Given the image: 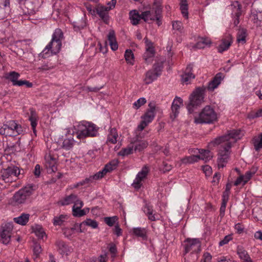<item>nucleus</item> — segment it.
Listing matches in <instances>:
<instances>
[{
    "instance_id": "obj_47",
    "label": "nucleus",
    "mask_w": 262,
    "mask_h": 262,
    "mask_svg": "<svg viewBox=\"0 0 262 262\" xmlns=\"http://www.w3.org/2000/svg\"><path fill=\"white\" fill-rule=\"evenodd\" d=\"M67 217V215H60L59 216L54 218L53 224L54 225H60L62 224L64 220Z\"/></svg>"
},
{
    "instance_id": "obj_43",
    "label": "nucleus",
    "mask_w": 262,
    "mask_h": 262,
    "mask_svg": "<svg viewBox=\"0 0 262 262\" xmlns=\"http://www.w3.org/2000/svg\"><path fill=\"white\" fill-rule=\"evenodd\" d=\"M141 18L143 19L145 22L148 21L149 20H155V15L152 16L150 11H146L142 13Z\"/></svg>"
},
{
    "instance_id": "obj_57",
    "label": "nucleus",
    "mask_w": 262,
    "mask_h": 262,
    "mask_svg": "<svg viewBox=\"0 0 262 262\" xmlns=\"http://www.w3.org/2000/svg\"><path fill=\"white\" fill-rule=\"evenodd\" d=\"M23 85H25L27 88H31L33 86V84L31 82H30L27 80H19V83H18V86H20Z\"/></svg>"
},
{
    "instance_id": "obj_24",
    "label": "nucleus",
    "mask_w": 262,
    "mask_h": 262,
    "mask_svg": "<svg viewBox=\"0 0 262 262\" xmlns=\"http://www.w3.org/2000/svg\"><path fill=\"white\" fill-rule=\"evenodd\" d=\"M237 252L241 259H243L245 262H253L248 254V252L242 247H238Z\"/></svg>"
},
{
    "instance_id": "obj_5",
    "label": "nucleus",
    "mask_w": 262,
    "mask_h": 262,
    "mask_svg": "<svg viewBox=\"0 0 262 262\" xmlns=\"http://www.w3.org/2000/svg\"><path fill=\"white\" fill-rule=\"evenodd\" d=\"M217 116L214 110L209 105L206 106L200 113L198 118H195L196 123H211L216 120Z\"/></svg>"
},
{
    "instance_id": "obj_13",
    "label": "nucleus",
    "mask_w": 262,
    "mask_h": 262,
    "mask_svg": "<svg viewBox=\"0 0 262 262\" xmlns=\"http://www.w3.org/2000/svg\"><path fill=\"white\" fill-rule=\"evenodd\" d=\"M45 159V166L49 172H55L57 170L56 166V159L51 155H46Z\"/></svg>"
},
{
    "instance_id": "obj_42",
    "label": "nucleus",
    "mask_w": 262,
    "mask_h": 262,
    "mask_svg": "<svg viewBox=\"0 0 262 262\" xmlns=\"http://www.w3.org/2000/svg\"><path fill=\"white\" fill-rule=\"evenodd\" d=\"M133 150L134 148L133 145H132L130 146H127L126 148L121 149L118 152V155L122 157L126 156L132 154Z\"/></svg>"
},
{
    "instance_id": "obj_38",
    "label": "nucleus",
    "mask_w": 262,
    "mask_h": 262,
    "mask_svg": "<svg viewBox=\"0 0 262 262\" xmlns=\"http://www.w3.org/2000/svg\"><path fill=\"white\" fill-rule=\"evenodd\" d=\"M155 51L151 52L146 51L143 54V57L144 59L145 62L147 64L151 63L153 61V57L155 55Z\"/></svg>"
},
{
    "instance_id": "obj_56",
    "label": "nucleus",
    "mask_w": 262,
    "mask_h": 262,
    "mask_svg": "<svg viewBox=\"0 0 262 262\" xmlns=\"http://www.w3.org/2000/svg\"><path fill=\"white\" fill-rule=\"evenodd\" d=\"M163 168H161L160 170L162 171L163 173L169 171L172 168L171 165L167 164L165 162H163Z\"/></svg>"
},
{
    "instance_id": "obj_20",
    "label": "nucleus",
    "mask_w": 262,
    "mask_h": 262,
    "mask_svg": "<svg viewBox=\"0 0 262 262\" xmlns=\"http://www.w3.org/2000/svg\"><path fill=\"white\" fill-rule=\"evenodd\" d=\"M107 39L111 49L113 51H116L118 49V44L116 41L115 33L114 30H111L107 35Z\"/></svg>"
},
{
    "instance_id": "obj_60",
    "label": "nucleus",
    "mask_w": 262,
    "mask_h": 262,
    "mask_svg": "<svg viewBox=\"0 0 262 262\" xmlns=\"http://www.w3.org/2000/svg\"><path fill=\"white\" fill-rule=\"evenodd\" d=\"M182 24L181 22L177 21H175V22L173 23L172 27H173V29H175V30L180 31L182 30Z\"/></svg>"
},
{
    "instance_id": "obj_21",
    "label": "nucleus",
    "mask_w": 262,
    "mask_h": 262,
    "mask_svg": "<svg viewBox=\"0 0 262 262\" xmlns=\"http://www.w3.org/2000/svg\"><path fill=\"white\" fill-rule=\"evenodd\" d=\"M30 115L29 118V120L31 122V125L32 127L33 133L34 134L36 133V126L37 125V115L35 111L33 108L30 109Z\"/></svg>"
},
{
    "instance_id": "obj_50",
    "label": "nucleus",
    "mask_w": 262,
    "mask_h": 262,
    "mask_svg": "<svg viewBox=\"0 0 262 262\" xmlns=\"http://www.w3.org/2000/svg\"><path fill=\"white\" fill-rule=\"evenodd\" d=\"M146 102L145 98H140L137 101L135 102L133 104L134 107L136 109H138L142 105L144 104Z\"/></svg>"
},
{
    "instance_id": "obj_48",
    "label": "nucleus",
    "mask_w": 262,
    "mask_h": 262,
    "mask_svg": "<svg viewBox=\"0 0 262 262\" xmlns=\"http://www.w3.org/2000/svg\"><path fill=\"white\" fill-rule=\"evenodd\" d=\"M105 223L109 226H113L114 224L115 223L116 221L117 220V217L116 216H114L113 217H106L104 218Z\"/></svg>"
},
{
    "instance_id": "obj_28",
    "label": "nucleus",
    "mask_w": 262,
    "mask_h": 262,
    "mask_svg": "<svg viewBox=\"0 0 262 262\" xmlns=\"http://www.w3.org/2000/svg\"><path fill=\"white\" fill-rule=\"evenodd\" d=\"M199 153L200 154V155H198L199 160L202 159L205 162L210 160L213 157V155L209 150L201 149L199 150Z\"/></svg>"
},
{
    "instance_id": "obj_40",
    "label": "nucleus",
    "mask_w": 262,
    "mask_h": 262,
    "mask_svg": "<svg viewBox=\"0 0 262 262\" xmlns=\"http://www.w3.org/2000/svg\"><path fill=\"white\" fill-rule=\"evenodd\" d=\"M34 232L35 233L36 235L38 237L39 239H43L44 236H46V233L40 226L36 225L34 228Z\"/></svg>"
},
{
    "instance_id": "obj_4",
    "label": "nucleus",
    "mask_w": 262,
    "mask_h": 262,
    "mask_svg": "<svg viewBox=\"0 0 262 262\" xmlns=\"http://www.w3.org/2000/svg\"><path fill=\"white\" fill-rule=\"evenodd\" d=\"M98 127L93 123L79 124L77 126V137L81 139L87 137H95L98 134Z\"/></svg>"
},
{
    "instance_id": "obj_7",
    "label": "nucleus",
    "mask_w": 262,
    "mask_h": 262,
    "mask_svg": "<svg viewBox=\"0 0 262 262\" xmlns=\"http://www.w3.org/2000/svg\"><path fill=\"white\" fill-rule=\"evenodd\" d=\"M33 186L25 187L15 193L11 199L13 205H18L23 204L26 200L32 194Z\"/></svg>"
},
{
    "instance_id": "obj_2",
    "label": "nucleus",
    "mask_w": 262,
    "mask_h": 262,
    "mask_svg": "<svg viewBox=\"0 0 262 262\" xmlns=\"http://www.w3.org/2000/svg\"><path fill=\"white\" fill-rule=\"evenodd\" d=\"M206 88L205 86L196 88L189 97V103L187 108L190 113L193 112V108L200 106L203 102L205 92Z\"/></svg>"
},
{
    "instance_id": "obj_19",
    "label": "nucleus",
    "mask_w": 262,
    "mask_h": 262,
    "mask_svg": "<svg viewBox=\"0 0 262 262\" xmlns=\"http://www.w3.org/2000/svg\"><path fill=\"white\" fill-rule=\"evenodd\" d=\"M193 66L192 64H189L184 74L182 76L183 82H188L190 80L194 79V75L192 73Z\"/></svg>"
},
{
    "instance_id": "obj_33",
    "label": "nucleus",
    "mask_w": 262,
    "mask_h": 262,
    "mask_svg": "<svg viewBox=\"0 0 262 262\" xmlns=\"http://www.w3.org/2000/svg\"><path fill=\"white\" fill-rule=\"evenodd\" d=\"M134 234L138 237H141L143 239L147 238L146 230L145 228L138 227L133 229Z\"/></svg>"
},
{
    "instance_id": "obj_14",
    "label": "nucleus",
    "mask_w": 262,
    "mask_h": 262,
    "mask_svg": "<svg viewBox=\"0 0 262 262\" xmlns=\"http://www.w3.org/2000/svg\"><path fill=\"white\" fill-rule=\"evenodd\" d=\"M111 10V8H105V6H99L96 8L97 14L101 17L103 21L106 24L109 20V16L107 12Z\"/></svg>"
},
{
    "instance_id": "obj_26",
    "label": "nucleus",
    "mask_w": 262,
    "mask_h": 262,
    "mask_svg": "<svg viewBox=\"0 0 262 262\" xmlns=\"http://www.w3.org/2000/svg\"><path fill=\"white\" fill-rule=\"evenodd\" d=\"M29 217V214L23 213L19 216L14 218V221L17 224L24 226L28 222Z\"/></svg>"
},
{
    "instance_id": "obj_3",
    "label": "nucleus",
    "mask_w": 262,
    "mask_h": 262,
    "mask_svg": "<svg viewBox=\"0 0 262 262\" xmlns=\"http://www.w3.org/2000/svg\"><path fill=\"white\" fill-rule=\"evenodd\" d=\"M63 38V34L61 30L56 29L52 35V40L43 50V55L47 54L49 51L54 54L58 53L61 49V39Z\"/></svg>"
},
{
    "instance_id": "obj_10",
    "label": "nucleus",
    "mask_w": 262,
    "mask_h": 262,
    "mask_svg": "<svg viewBox=\"0 0 262 262\" xmlns=\"http://www.w3.org/2000/svg\"><path fill=\"white\" fill-rule=\"evenodd\" d=\"M149 172L148 167L145 165L141 170L137 174L136 179H135L133 183L132 184L133 186L136 189H139L141 185V182L146 178L147 175Z\"/></svg>"
},
{
    "instance_id": "obj_18",
    "label": "nucleus",
    "mask_w": 262,
    "mask_h": 262,
    "mask_svg": "<svg viewBox=\"0 0 262 262\" xmlns=\"http://www.w3.org/2000/svg\"><path fill=\"white\" fill-rule=\"evenodd\" d=\"M144 212L148 216V219L151 221H155L159 219V215L156 213H154L152 207L148 204L145 205Z\"/></svg>"
},
{
    "instance_id": "obj_51",
    "label": "nucleus",
    "mask_w": 262,
    "mask_h": 262,
    "mask_svg": "<svg viewBox=\"0 0 262 262\" xmlns=\"http://www.w3.org/2000/svg\"><path fill=\"white\" fill-rule=\"evenodd\" d=\"M84 225L91 226L93 228H96L98 226V224L96 221L91 219H87L83 222Z\"/></svg>"
},
{
    "instance_id": "obj_35",
    "label": "nucleus",
    "mask_w": 262,
    "mask_h": 262,
    "mask_svg": "<svg viewBox=\"0 0 262 262\" xmlns=\"http://www.w3.org/2000/svg\"><path fill=\"white\" fill-rule=\"evenodd\" d=\"M253 143L254 149L256 151H258L262 148V133L258 137L253 139Z\"/></svg>"
},
{
    "instance_id": "obj_58",
    "label": "nucleus",
    "mask_w": 262,
    "mask_h": 262,
    "mask_svg": "<svg viewBox=\"0 0 262 262\" xmlns=\"http://www.w3.org/2000/svg\"><path fill=\"white\" fill-rule=\"evenodd\" d=\"M236 4L237 5V8H236V6H235V15L237 19H239V17L241 15V6L237 2H236Z\"/></svg>"
},
{
    "instance_id": "obj_12",
    "label": "nucleus",
    "mask_w": 262,
    "mask_h": 262,
    "mask_svg": "<svg viewBox=\"0 0 262 262\" xmlns=\"http://www.w3.org/2000/svg\"><path fill=\"white\" fill-rule=\"evenodd\" d=\"M182 104L183 100L180 97H176L171 107L172 113L170 114V118L172 120H174L178 116L179 113V110Z\"/></svg>"
},
{
    "instance_id": "obj_39",
    "label": "nucleus",
    "mask_w": 262,
    "mask_h": 262,
    "mask_svg": "<svg viewBox=\"0 0 262 262\" xmlns=\"http://www.w3.org/2000/svg\"><path fill=\"white\" fill-rule=\"evenodd\" d=\"M109 165H105L104 168L101 171H99L94 175L92 176L94 180H98L102 178L107 172H109L110 169H108Z\"/></svg>"
},
{
    "instance_id": "obj_53",
    "label": "nucleus",
    "mask_w": 262,
    "mask_h": 262,
    "mask_svg": "<svg viewBox=\"0 0 262 262\" xmlns=\"http://www.w3.org/2000/svg\"><path fill=\"white\" fill-rule=\"evenodd\" d=\"M163 62H158L154 65V70H152L155 73H160L163 69Z\"/></svg>"
},
{
    "instance_id": "obj_32",
    "label": "nucleus",
    "mask_w": 262,
    "mask_h": 262,
    "mask_svg": "<svg viewBox=\"0 0 262 262\" xmlns=\"http://www.w3.org/2000/svg\"><path fill=\"white\" fill-rule=\"evenodd\" d=\"M89 211V208H86L84 209H81V208H79L78 207H76V206H73L72 208V212L73 215L74 216L77 217H81L84 215H85Z\"/></svg>"
},
{
    "instance_id": "obj_34",
    "label": "nucleus",
    "mask_w": 262,
    "mask_h": 262,
    "mask_svg": "<svg viewBox=\"0 0 262 262\" xmlns=\"http://www.w3.org/2000/svg\"><path fill=\"white\" fill-rule=\"evenodd\" d=\"M180 9L184 17L188 18V4L187 0H180Z\"/></svg>"
},
{
    "instance_id": "obj_6",
    "label": "nucleus",
    "mask_w": 262,
    "mask_h": 262,
    "mask_svg": "<svg viewBox=\"0 0 262 262\" xmlns=\"http://www.w3.org/2000/svg\"><path fill=\"white\" fill-rule=\"evenodd\" d=\"M23 132L20 125L11 120L4 124L0 128V134L5 136H16Z\"/></svg>"
},
{
    "instance_id": "obj_16",
    "label": "nucleus",
    "mask_w": 262,
    "mask_h": 262,
    "mask_svg": "<svg viewBox=\"0 0 262 262\" xmlns=\"http://www.w3.org/2000/svg\"><path fill=\"white\" fill-rule=\"evenodd\" d=\"M232 43V37L228 35L226 38H223L221 44L218 46L217 50L219 53H222L228 49Z\"/></svg>"
},
{
    "instance_id": "obj_17",
    "label": "nucleus",
    "mask_w": 262,
    "mask_h": 262,
    "mask_svg": "<svg viewBox=\"0 0 262 262\" xmlns=\"http://www.w3.org/2000/svg\"><path fill=\"white\" fill-rule=\"evenodd\" d=\"M148 145V142L144 140H136L132 142L134 150L136 152L142 151L147 147Z\"/></svg>"
},
{
    "instance_id": "obj_49",
    "label": "nucleus",
    "mask_w": 262,
    "mask_h": 262,
    "mask_svg": "<svg viewBox=\"0 0 262 262\" xmlns=\"http://www.w3.org/2000/svg\"><path fill=\"white\" fill-rule=\"evenodd\" d=\"M144 40L146 45V51H155L154 47L152 42L150 41L147 37H145Z\"/></svg>"
},
{
    "instance_id": "obj_55",
    "label": "nucleus",
    "mask_w": 262,
    "mask_h": 262,
    "mask_svg": "<svg viewBox=\"0 0 262 262\" xmlns=\"http://www.w3.org/2000/svg\"><path fill=\"white\" fill-rule=\"evenodd\" d=\"M118 161L117 160H113V161L110 162L108 164H106V165L110 166L108 167V169H110L109 170V172H110L112 170H113V169H115L116 166L118 165Z\"/></svg>"
},
{
    "instance_id": "obj_15",
    "label": "nucleus",
    "mask_w": 262,
    "mask_h": 262,
    "mask_svg": "<svg viewBox=\"0 0 262 262\" xmlns=\"http://www.w3.org/2000/svg\"><path fill=\"white\" fill-rule=\"evenodd\" d=\"M222 75L221 73H217L215 77L210 81L206 88L209 91H213L221 83L222 80Z\"/></svg>"
},
{
    "instance_id": "obj_1",
    "label": "nucleus",
    "mask_w": 262,
    "mask_h": 262,
    "mask_svg": "<svg viewBox=\"0 0 262 262\" xmlns=\"http://www.w3.org/2000/svg\"><path fill=\"white\" fill-rule=\"evenodd\" d=\"M242 135L240 130L230 131L228 134L216 138L209 143V146L220 145L217 164L219 168H223L227 163L230 154L232 144L239 139Z\"/></svg>"
},
{
    "instance_id": "obj_61",
    "label": "nucleus",
    "mask_w": 262,
    "mask_h": 262,
    "mask_svg": "<svg viewBox=\"0 0 262 262\" xmlns=\"http://www.w3.org/2000/svg\"><path fill=\"white\" fill-rule=\"evenodd\" d=\"M155 17H161L162 12L161 6H155L154 8Z\"/></svg>"
},
{
    "instance_id": "obj_11",
    "label": "nucleus",
    "mask_w": 262,
    "mask_h": 262,
    "mask_svg": "<svg viewBox=\"0 0 262 262\" xmlns=\"http://www.w3.org/2000/svg\"><path fill=\"white\" fill-rule=\"evenodd\" d=\"M19 174L20 170L18 167L16 166L8 167L3 170L2 177L3 180L8 182L9 181L8 179L10 177L13 176L17 177Z\"/></svg>"
},
{
    "instance_id": "obj_54",
    "label": "nucleus",
    "mask_w": 262,
    "mask_h": 262,
    "mask_svg": "<svg viewBox=\"0 0 262 262\" xmlns=\"http://www.w3.org/2000/svg\"><path fill=\"white\" fill-rule=\"evenodd\" d=\"M232 239V237L231 234H229L226 235L224 237L223 239L219 243V246H222L225 244H227L229 243V241Z\"/></svg>"
},
{
    "instance_id": "obj_59",
    "label": "nucleus",
    "mask_w": 262,
    "mask_h": 262,
    "mask_svg": "<svg viewBox=\"0 0 262 262\" xmlns=\"http://www.w3.org/2000/svg\"><path fill=\"white\" fill-rule=\"evenodd\" d=\"M202 169L206 176H209L211 173V167L209 165L202 166Z\"/></svg>"
},
{
    "instance_id": "obj_23",
    "label": "nucleus",
    "mask_w": 262,
    "mask_h": 262,
    "mask_svg": "<svg viewBox=\"0 0 262 262\" xmlns=\"http://www.w3.org/2000/svg\"><path fill=\"white\" fill-rule=\"evenodd\" d=\"M160 75V73H155L152 70H149L145 75L144 81L146 84L151 83Z\"/></svg>"
},
{
    "instance_id": "obj_46",
    "label": "nucleus",
    "mask_w": 262,
    "mask_h": 262,
    "mask_svg": "<svg viewBox=\"0 0 262 262\" xmlns=\"http://www.w3.org/2000/svg\"><path fill=\"white\" fill-rule=\"evenodd\" d=\"M41 251L42 249L40 244L36 242H34L33 245V253L34 255H35L36 258L39 257V254L41 253Z\"/></svg>"
},
{
    "instance_id": "obj_9",
    "label": "nucleus",
    "mask_w": 262,
    "mask_h": 262,
    "mask_svg": "<svg viewBox=\"0 0 262 262\" xmlns=\"http://www.w3.org/2000/svg\"><path fill=\"white\" fill-rule=\"evenodd\" d=\"M13 228V224L11 223H6L1 227L0 242L6 245L10 242Z\"/></svg>"
},
{
    "instance_id": "obj_22",
    "label": "nucleus",
    "mask_w": 262,
    "mask_h": 262,
    "mask_svg": "<svg viewBox=\"0 0 262 262\" xmlns=\"http://www.w3.org/2000/svg\"><path fill=\"white\" fill-rule=\"evenodd\" d=\"M251 17H252L254 24L257 26H262V11L252 12Z\"/></svg>"
},
{
    "instance_id": "obj_44",
    "label": "nucleus",
    "mask_w": 262,
    "mask_h": 262,
    "mask_svg": "<svg viewBox=\"0 0 262 262\" xmlns=\"http://www.w3.org/2000/svg\"><path fill=\"white\" fill-rule=\"evenodd\" d=\"M124 57L126 61L132 64H133L134 61V54L132 50H126L124 54Z\"/></svg>"
},
{
    "instance_id": "obj_29",
    "label": "nucleus",
    "mask_w": 262,
    "mask_h": 262,
    "mask_svg": "<svg viewBox=\"0 0 262 262\" xmlns=\"http://www.w3.org/2000/svg\"><path fill=\"white\" fill-rule=\"evenodd\" d=\"M55 245L60 251L61 254L66 253L68 254L67 252L69 251L68 246L66 245L65 242L62 240L58 239L55 243Z\"/></svg>"
},
{
    "instance_id": "obj_64",
    "label": "nucleus",
    "mask_w": 262,
    "mask_h": 262,
    "mask_svg": "<svg viewBox=\"0 0 262 262\" xmlns=\"http://www.w3.org/2000/svg\"><path fill=\"white\" fill-rule=\"evenodd\" d=\"M40 166L39 164L36 165L34 171V174L36 177H39L40 174Z\"/></svg>"
},
{
    "instance_id": "obj_37",
    "label": "nucleus",
    "mask_w": 262,
    "mask_h": 262,
    "mask_svg": "<svg viewBox=\"0 0 262 262\" xmlns=\"http://www.w3.org/2000/svg\"><path fill=\"white\" fill-rule=\"evenodd\" d=\"M247 36V31L245 29H239L237 34V41L242 42L243 43L246 42V37Z\"/></svg>"
},
{
    "instance_id": "obj_62",
    "label": "nucleus",
    "mask_w": 262,
    "mask_h": 262,
    "mask_svg": "<svg viewBox=\"0 0 262 262\" xmlns=\"http://www.w3.org/2000/svg\"><path fill=\"white\" fill-rule=\"evenodd\" d=\"M227 202L228 201H225V200H222V205H221V206L220 208V213H221V215H222L223 216L224 215V213H225L226 206Z\"/></svg>"
},
{
    "instance_id": "obj_25",
    "label": "nucleus",
    "mask_w": 262,
    "mask_h": 262,
    "mask_svg": "<svg viewBox=\"0 0 262 262\" xmlns=\"http://www.w3.org/2000/svg\"><path fill=\"white\" fill-rule=\"evenodd\" d=\"M131 23L133 25H137L139 24L142 17V14L140 15L137 10H132L129 13Z\"/></svg>"
},
{
    "instance_id": "obj_41",
    "label": "nucleus",
    "mask_w": 262,
    "mask_h": 262,
    "mask_svg": "<svg viewBox=\"0 0 262 262\" xmlns=\"http://www.w3.org/2000/svg\"><path fill=\"white\" fill-rule=\"evenodd\" d=\"M154 111L153 110H148L142 118L147 121V123H150L154 119Z\"/></svg>"
},
{
    "instance_id": "obj_27",
    "label": "nucleus",
    "mask_w": 262,
    "mask_h": 262,
    "mask_svg": "<svg viewBox=\"0 0 262 262\" xmlns=\"http://www.w3.org/2000/svg\"><path fill=\"white\" fill-rule=\"evenodd\" d=\"M77 200V195L74 194H71L64 198L63 200L59 202V203L62 205H68L74 203Z\"/></svg>"
},
{
    "instance_id": "obj_8",
    "label": "nucleus",
    "mask_w": 262,
    "mask_h": 262,
    "mask_svg": "<svg viewBox=\"0 0 262 262\" xmlns=\"http://www.w3.org/2000/svg\"><path fill=\"white\" fill-rule=\"evenodd\" d=\"M187 244L185 247V253L192 250L193 252L191 253V255H194L195 259H197L198 255L196 253L201 251V243L197 238L193 239H187L185 241Z\"/></svg>"
},
{
    "instance_id": "obj_36",
    "label": "nucleus",
    "mask_w": 262,
    "mask_h": 262,
    "mask_svg": "<svg viewBox=\"0 0 262 262\" xmlns=\"http://www.w3.org/2000/svg\"><path fill=\"white\" fill-rule=\"evenodd\" d=\"M199 160V156L192 155L183 158L181 159V162L185 164H191L193 162H197Z\"/></svg>"
},
{
    "instance_id": "obj_63",
    "label": "nucleus",
    "mask_w": 262,
    "mask_h": 262,
    "mask_svg": "<svg viewBox=\"0 0 262 262\" xmlns=\"http://www.w3.org/2000/svg\"><path fill=\"white\" fill-rule=\"evenodd\" d=\"M149 123H147V121L143 120L140 124L138 126V130L142 131L143 130L144 128L148 125Z\"/></svg>"
},
{
    "instance_id": "obj_45",
    "label": "nucleus",
    "mask_w": 262,
    "mask_h": 262,
    "mask_svg": "<svg viewBox=\"0 0 262 262\" xmlns=\"http://www.w3.org/2000/svg\"><path fill=\"white\" fill-rule=\"evenodd\" d=\"M73 140L70 139H66L63 140L62 147L66 150H69L73 147Z\"/></svg>"
},
{
    "instance_id": "obj_31",
    "label": "nucleus",
    "mask_w": 262,
    "mask_h": 262,
    "mask_svg": "<svg viewBox=\"0 0 262 262\" xmlns=\"http://www.w3.org/2000/svg\"><path fill=\"white\" fill-rule=\"evenodd\" d=\"M20 75L17 72L13 71L10 72L8 76H7V78L10 80L12 82L13 85H17L18 86V83H19V81L18 80V79Z\"/></svg>"
},
{
    "instance_id": "obj_52",
    "label": "nucleus",
    "mask_w": 262,
    "mask_h": 262,
    "mask_svg": "<svg viewBox=\"0 0 262 262\" xmlns=\"http://www.w3.org/2000/svg\"><path fill=\"white\" fill-rule=\"evenodd\" d=\"M255 170H253L252 171L251 170H249L246 172L245 175L244 176V183L243 185H245L252 177V176L255 173Z\"/></svg>"
},
{
    "instance_id": "obj_30",
    "label": "nucleus",
    "mask_w": 262,
    "mask_h": 262,
    "mask_svg": "<svg viewBox=\"0 0 262 262\" xmlns=\"http://www.w3.org/2000/svg\"><path fill=\"white\" fill-rule=\"evenodd\" d=\"M118 136V134L116 128H111L110 130L109 134L107 136V141L111 143L115 144L117 141V139Z\"/></svg>"
}]
</instances>
